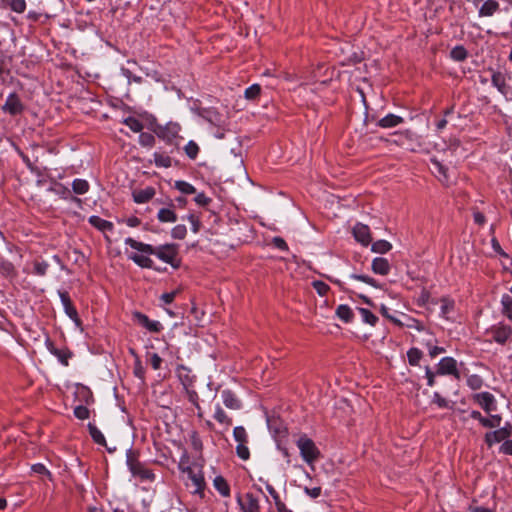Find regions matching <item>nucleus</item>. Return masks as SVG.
I'll return each instance as SVG.
<instances>
[{
    "label": "nucleus",
    "mask_w": 512,
    "mask_h": 512,
    "mask_svg": "<svg viewBox=\"0 0 512 512\" xmlns=\"http://www.w3.org/2000/svg\"><path fill=\"white\" fill-rule=\"evenodd\" d=\"M123 124H125L129 129H131L135 133L141 132L144 127L143 123L133 116H128L124 118Z\"/></svg>",
    "instance_id": "nucleus-35"
},
{
    "label": "nucleus",
    "mask_w": 512,
    "mask_h": 512,
    "mask_svg": "<svg viewBox=\"0 0 512 512\" xmlns=\"http://www.w3.org/2000/svg\"><path fill=\"white\" fill-rule=\"evenodd\" d=\"M187 473H188L189 479L192 481V483L195 487L194 492L195 493L202 492L204 489V486H205V481H204L203 475L200 472L195 473L193 471V469H191V468H187Z\"/></svg>",
    "instance_id": "nucleus-24"
},
{
    "label": "nucleus",
    "mask_w": 512,
    "mask_h": 512,
    "mask_svg": "<svg viewBox=\"0 0 512 512\" xmlns=\"http://www.w3.org/2000/svg\"><path fill=\"white\" fill-rule=\"evenodd\" d=\"M492 436L494 438V441L495 442H501L503 441L506 437L509 436V432L507 429L505 428H502V429H499V430H496L492 433Z\"/></svg>",
    "instance_id": "nucleus-57"
},
{
    "label": "nucleus",
    "mask_w": 512,
    "mask_h": 512,
    "mask_svg": "<svg viewBox=\"0 0 512 512\" xmlns=\"http://www.w3.org/2000/svg\"><path fill=\"white\" fill-rule=\"evenodd\" d=\"M500 420H501V418L499 416H493L492 419H488V418L482 417L481 420H480V423L484 427L493 428V427H496V426L499 425Z\"/></svg>",
    "instance_id": "nucleus-52"
},
{
    "label": "nucleus",
    "mask_w": 512,
    "mask_h": 512,
    "mask_svg": "<svg viewBox=\"0 0 512 512\" xmlns=\"http://www.w3.org/2000/svg\"><path fill=\"white\" fill-rule=\"evenodd\" d=\"M475 400L487 413L494 409V397L489 392L476 394Z\"/></svg>",
    "instance_id": "nucleus-15"
},
{
    "label": "nucleus",
    "mask_w": 512,
    "mask_h": 512,
    "mask_svg": "<svg viewBox=\"0 0 512 512\" xmlns=\"http://www.w3.org/2000/svg\"><path fill=\"white\" fill-rule=\"evenodd\" d=\"M358 312L360 313L363 322L370 324L371 326L376 325L378 318L370 310L366 308H358Z\"/></svg>",
    "instance_id": "nucleus-38"
},
{
    "label": "nucleus",
    "mask_w": 512,
    "mask_h": 512,
    "mask_svg": "<svg viewBox=\"0 0 512 512\" xmlns=\"http://www.w3.org/2000/svg\"><path fill=\"white\" fill-rule=\"evenodd\" d=\"M229 131V126H224L223 128H215V131H212V135L216 139H224L226 132Z\"/></svg>",
    "instance_id": "nucleus-60"
},
{
    "label": "nucleus",
    "mask_w": 512,
    "mask_h": 512,
    "mask_svg": "<svg viewBox=\"0 0 512 512\" xmlns=\"http://www.w3.org/2000/svg\"><path fill=\"white\" fill-rule=\"evenodd\" d=\"M157 217L160 222H175L177 221V215L175 212L170 208H161L158 213Z\"/></svg>",
    "instance_id": "nucleus-30"
},
{
    "label": "nucleus",
    "mask_w": 512,
    "mask_h": 512,
    "mask_svg": "<svg viewBox=\"0 0 512 512\" xmlns=\"http://www.w3.org/2000/svg\"><path fill=\"white\" fill-rule=\"evenodd\" d=\"M431 163L435 169V171L438 173V178L441 182L447 183L449 178L447 175V167H445L438 159L431 158Z\"/></svg>",
    "instance_id": "nucleus-25"
},
{
    "label": "nucleus",
    "mask_w": 512,
    "mask_h": 512,
    "mask_svg": "<svg viewBox=\"0 0 512 512\" xmlns=\"http://www.w3.org/2000/svg\"><path fill=\"white\" fill-rule=\"evenodd\" d=\"M186 235V226H174L172 236L176 239H183Z\"/></svg>",
    "instance_id": "nucleus-59"
},
{
    "label": "nucleus",
    "mask_w": 512,
    "mask_h": 512,
    "mask_svg": "<svg viewBox=\"0 0 512 512\" xmlns=\"http://www.w3.org/2000/svg\"><path fill=\"white\" fill-rule=\"evenodd\" d=\"M125 242L136 250L156 255L159 259L171 264L175 268L179 266V260L177 259V247L174 244H166L154 248L149 244L138 242L132 238H127Z\"/></svg>",
    "instance_id": "nucleus-1"
},
{
    "label": "nucleus",
    "mask_w": 512,
    "mask_h": 512,
    "mask_svg": "<svg viewBox=\"0 0 512 512\" xmlns=\"http://www.w3.org/2000/svg\"><path fill=\"white\" fill-rule=\"evenodd\" d=\"M404 122L401 116L389 113L376 122V126L384 129L393 128Z\"/></svg>",
    "instance_id": "nucleus-13"
},
{
    "label": "nucleus",
    "mask_w": 512,
    "mask_h": 512,
    "mask_svg": "<svg viewBox=\"0 0 512 512\" xmlns=\"http://www.w3.org/2000/svg\"><path fill=\"white\" fill-rule=\"evenodd\" d=\"M174 187L184 195H192L196 192L195 187L191 183L184 180L175 181Z\"/></svg>",
    "instance_id": "nucleus-32"
},
{
    "label": "nucleus",
    "mask_w": 512,
    "mask_h": 512,
    "mask_svg": "<svg viewBox=\"0 0 512 512\" xmlns=\"http://www.w3.org/2000/svg\"><path fill=\"white\" fill-rule=\"evenodd\" d=\"M492 338L499 344H504L511 335V329L506 326L497 327L492 330Z\"/></svg>",
    "instance_id": "nucleus-23"
},
{
    "label": "nucleus",
    "mask_w": 512,
    "mask_h": 512,
    "mask_svg": "<svg viewBox=\"0 0 512 512\" xmlns=\"http://www.w3.org/2000/svg\"><path fill=\"white\" fill-rule=\"evenodd\" d=\"M184 151L188 158L194 160L199 154V146L194 140H190L185 145Z\"/></svg>",
    "instance_id": "nucleus-39"
},
{
    "label": "nucleus",
    "mask_w": 512,
    "mask_h": 512,
    "mask_svg": "<svg viewBox=\"0 0 512 512\" xmlns=\"http://www.w3.org/2000/svg\"><path fill=\"white\" fill-rule=\"evenodd\" d=\"M199 117L207 121L214 128L229 126L228 118L215 107H203L199 111Z\"/></svg>",
    "instance_id": "nucleus-2"
},
{
    "label": "nucleus",
    "mask_w": 512,
    "mask_h": 512,
    "mask_svg": "<svg viewBox=\"0 0 512 512\" xmlns=\"http://www.w3.org/2000/svg\"><path fill=\"white\" fill-rule=\"evenodd\" d=\"M261 93V86L254 83L247 87L244 91V97L246 100L255 101Z\"/></svg>",
    "instance_id": "nucleus-37"
},
{
    "label": "nucleus",
    "mask_w": 512,
    "mask_h": 512,
    "mask_svg": "<svg viewBox=\"0 0 512 512\" xmlns=\"http://www.w3.org/2000/svg\"><path fill=\"white\" fill-rule=\"evenodd\" d=\"M214 487L218 490V492L224 496L228 497L230 495V488L227 481L222 476H217L214 479Z\"/></svg>",
    "instance_id": "nucleus-31"
},
{
    "label": "nucleus",
    "mask_w": 512,
    "mask_h": 512,
    "mask_svg": "<svg viewBox=\"0 0 512 512\" xmlns=\"http://www.w3.org/2000/svg\"><path fill=\"white\" fill-rule=\"evenodd\" d=\"M237 501L242 512H260L258 499L251 493H247L244 500H242L241 497H238Z\"/></svg>",
    "instance_id": "nucleus-10"
},
{
    "label": "nucleus",
    "mask_w": 512,
    "mask_h": 512,
    "mask_svg": "<svg viewBox=\"0 0 512 512\" xmlns=\"http://www.w3.org/2000/svg\"><path fill=\"white\" fill-rule=\"evenodd\" d=\"M149 163H152V160H149ZM153 163L158 168H170L172 166V158L157 150L153 153Z\"/></svg>",
    "instance_id": "nucleus-18"
},
{
    "label": "nucleus",
    "mask_w": 512,
    "mask_h": 512,
    "mask_svg": "<svg viewBox=\"0 0 512 512\" xmlns=\"http://www.w3.org/2000/svg\"><path fill=\"white\" fill-rule=\"evenodd\" d=\"M120 73L127 79L129 84L132 82L141 84L143 82V78L141 76L134 75L128 68L121 67Z\"/></svg>",
    "instance_id": "nucleus-41"
},
{
    "label": "nucleus",
    "mask_w": 512,
    "mask_h": 512,
    "mask_svg": "<svg viewBox=\"0 0 512 512\" xmlns=\"http://www.w3.org/2000/svg\"><path fill=\"white\" fill-rule=\"evenodd\" d=\"M246 444L247 443H238L236 447V453L242 460H248L250 457V452Z\"/></svg>",
    "instance_id": "nucleus-49"
},
{
    "label": "nucleus",
    "mask_w": 512,
    "mask_h": 512,
    "mask_svg": "<svg viewBox=\"0 0 512 512\" xmlns=\"http://www.w3.org/2000/svg\"><path fill=\"white\" fill-rule=\"evenodd\" d=\"M59 295L66 314L76 323L77 326H80L81 322L78 317V313L71 302L69 294L67 292H59Z\"/></svg>",
    "instance_id": "nucleus-11"
},
{
    "label": "nucleus",
    "mask_w": 512,
    "mask_h": 512,
    "mask_svg": "<svg viewBox=\"0 0 512 512\" xmlns=\"http://www.w3.org/2000/svg\"><path fill=\"white\" fill-rule=\"evenodd\" d=\"M0 273L6 277H13L16 275V269L12 262L0 258Z\"/></svg>",
    "instance_id": "nucleus-28"
},
{
    "label": "nucleus",
    "mask_w": 512,
    "mask_h": 512,
    "mask_svg": "<svg viewBox=\"0 0 512 512\" xmlns=\"http://www.w3.org/2000/svg\"><path fill=\"white\" fill-rule=\"evenodd\" d=\"M221 397H222L224 405L227 408L234 409V410L241 408L240 400L230 390L222 391Z\"/></svg>",
    "instance_id": "nucleus-19"
},
{
    "label": "nucleus",
    "mask_w": 512,
    "mask_h": 512,
    "mask_svg": "<svg viewBox=\"0 0 512 512\" xmlns=\"http://www.w3.org/2000/svg\"><path fill=\"white\" fill-rule=\"evenodd\" d=\"M491 82H492V85L497 88V90L502 93V94H506V81H505V77L500 73V72H496V73H493L492 74V77H491Z\"/></svg>",
    "instance_id": "nucleus-27"
},
{
    "label": "nucleus",
    "mask_w": 512,
    "mask_h": 512,
    "mask_svg": "<svg viewBox=\"0 0 512 512\" xmlns=\"http://www.w3.org/2000/svg\"><path fill=\"white\" fill-rule=\"evenodd\" d=\"M89 414L88 408L83 405H79L74 409V415L80 420L89 418Z\"/></svg>",
    "instance_id": "nucleus-50"
},
{
    "label": "nucleus",
    "mask_w": 512,
    "mask_h": 512,
    "mask_svg": "<svg viewBox=\"0 0 512 512\" xmlns=\"http://www.w3.org/2000/svg\"><path fill=\"white\" fill-rule=\"evenodd\" d=\"M499 9V3L496 0H485L478 13L481 17H490Z\"/></svg>",
    "instance_id": "nucleus-21"
},
{
    "label": "nucleus",
    "mask_w": 512,
    "mask_h": 512,
    "mask_svg": "<svg viewBox=\"0 0 512 512\" xmlns=\"http://www.w3.org/2000/svg\"><path fill=\"white\" fill-rule=\"evenodd\" d=\"M47 347L49 351L58 358V360L65 366L68 365V360L71 358L72 353L67 348L65 349H58L54 347L53 343L47 340Z\"/></svg>",
    "instance_id": "nucleus-16"
},
{
    "label": "nucleus",
    "mask_w": 512,
    "mask_h": 512,
    "mask_svg": "<svg viewBox=\"0 0 512 512\" xmlns=\"http://www.w3.org/2000/svg\"><path fill=\"white\" fill-rule=\"evenodd\" d=\"M89 183L87 180L82 178H76L72 182V190L75 194L83 195L89 190Z\"/></svg>",
    "instance_id": "nucleus-26"
},
{
    "label": "nucleus",
    "mask_w": 512,
    "mask_h": 512,
    "mask_svg": "<svg viewBox=\"0 0 512 512\" xmlns=\"http://www.w3.org/2000/svg\"><path fill=\"white\" fill-rule=\"evenodd\" d=\"M272 243H273V245L276 248H278L280 250H283V251H288L289 250L286 241L283 238H281V237H278V236L274 237L272 239Z\"/></svg>",
    "instance_id": "nucleus-58"
},
{
    "label": "nucleus",
    "mask_w": 512,
    "mask_h": 512,
    "mask_svg": "<svg viewBox=\"0 0 512 512\" xmlns=\"http://www.w3.org/2000/svg\"><path fill=\"white\" fill-rule=\"evenodd\" d=\"M140 70L149 78L153 79L155 82H162L163 76L162 74L156 70L149 67H140Z\"/></svg>",
    "instance_id": "nucleus-42"
},
{
    "label": "nucleus",
    "mask_w": 512,
    "mask_h": 512,
    "mask_svg": "<svg viewBox=\"0 0 512 512\" xmlns=\"http://www.w3.org/2000/svg\"><path fill=\"white\" fill-rule=\"evenodd\" d=\"M88 428H89V433H90L92 439L94 440V442H96L99 445L105 446L109 452L115 451V449H116L115 447L110 448L107 446L104 435L95 425L90 423L88 425Z\"/></svg>",
    "instance_id": "nucleus-22"
},
{
    "label": "nucleus",
    "mask_w": 512,
    "mask_h": 512,
    "mask_svg": "<svg viewBox=\"0 0 512 512\" xmlns=\"http://www.w3.org/2000/svg\"><path fill=\"white\" fill-rule=\"evenodd\" d=\"M501 450L505 453V454H509V455H512V439L511 440H507L505 441L502 446H501Z\"/></svg>",
    "instance_id": "nucleus-64"
},
{
    "label": "nucleus",
    "mask_w": 512,
    "mask_h": 512,
    "mask_svg": "<svg viewBox=\"0 0 512 512\" xmlns=\"http://www.w3.org/2000/svg\"><path fill=\"white\" fill-rule=\"evenodd\" d=\"M138 143L142 147L151 148L155 145V136L149 132H139Z\"/></svg>",
    "instance_id": "nucleus-36"
},
{
    "label": "nucleus",
    "mask_w": 512,
    "mask_h": 512,
    "mask_svg": "<svg viewBox=\"0 0 512 512\" xmlns=\"http://www.w3.org/2000/svg\"><path fill=\"white\" fill-rule=\"evenodd\" d=\"M350 277L352 279H356V280L362 281V282H364L366 284H369V285H371L373 287H378L376 281L373 278H371V277H369L367 275L352 274Z\"/></svg>",
    "instance_id": "nucleus-54"
},
{
    "label": "nucleus",
    "mask_w": 512,
    "mask_h": 512,
    "mask_svg": "<svg viewBox=\"0 0 512 512\" xmlns=\"http://www.w3.org/2000/svg\"><path fill=\"white\" fill-rule=\"evenodd\" d=\"M297 446L301 456L308 464H312L320 455L315 443L307 437H301L297 441Z\"/></svg>",
    "instance_id": "nucleus-3"
},
{
    "label": "nucleus",
    "mask_w": 512,
    "mask_h": 512,
    "mask_svg": "<svg viewBox=\"0 0 512 512\" xmlns=\"http://www.w3.org/2000/svg\"><path fill=\"white\" fill-rule=\"evenodd\" d=\"M395 143L412 152L417 151L421 147L419 136L411 130L401 133L398 139L395 140Z\"/></svg>",
    "instance_id": "nucleus-7"
},
{
    "label": "nucleus",
    "mask_w": 512,
    "mask_h": 512,
    "mask_svg": "<svg viewBox=\"0 0 512 512\" xmlns=\"http://www.w3.org/2000/svg\"><path fill=\"white\" fill-rule=\"evenodd\" d=\"M467 383L472 389L477 390L482 386V379L478 375H471Z\"/></svg>",
    "instance_id": "nucleus-56"
},
{
    "label": "nucleus",
    "mask_w": 512,
    "mask_h": 512,
    "mask_svg": "<svg viewBox=\"0 0 512 512\" xmlns=\"http://www.w3.org/2000/svg\"><path fill=\"white\" fill-rule=\"evenodd\" d=\"M127 464L133 476H137L141 480L152 481L154 479V474L135 458L131 450L127 452Z\"/></svg>",
    "instance_id": "nucleus-4"
},
{
    "label": "nucleus",
    "mask_w": 512,
    "mask_h": 512,
    "mask_svg": "<svg viewBox=\"0 0 512 512\" xmlns=\"http://www.w3.org/2000/svg\"><path fill=\"white\" fill-rule=\"evenodd\" d=\"M408 361L411 365H418L422 352L417 348H411L407 353Z\"/></svg>",
    "instance_id": "nucleus-45"
},
{
    "label": "nucleus",
    "mask_w": 512,
    "mask_h": 512,
    "mask_svg": "<svg viewBox=\"0 0 512 512\" xmlns=\"http://www.w3.org/2000/svg\"><path fill=\"white\" fill-rule=\"evenodd\" d=\"M467 56H468V52L465 49V47L462 45H457V46L453 47L450 51V57L454 61H458V62L464 61L467 58Z\"/></svg>",
    "instance_id": "nucleus-34"
},
{
    "label": "nucleus",
    "mask_w": 512,
    "mask_h": 512,
    "mask_svg": "<svg viewBox=\"0 0 512 512\" xmlns=\"http://www.w3.org/2000/svg\"><path fill=\"white\" fill-rule=\"evenodd\" d=\"M433 402L436 403L440 408L448 407V401L437 392L434 394Z\"/></svg>",
    "instance_id": "nucleus-62"
},
{
    "label": "nucleus",
    "mask_w": 512,
    "mask_h": 512,
    "mask_svg": "<svg viewBox=\"0 0 512 512\" xmlns=\"http://www.w3.org/2000/svg\"><path fill=\"white\" fill-rule=\"evenodd\" d=\"M129 259L133 260L137 265L143 268H152L153 261L145 255L133 253L129 255Z\"/></svg>",
    "instance_id": "nucleus-29"
},
{
    "label": "nucleus",
    "mask_w": 512,
    "mask_h": 512,
    "mask_svg": "<svg viewBox=\"0 0 512 512\" xmlns=\"http://www.w3.org/2000/svg\"><path fill=\"white\" fill-rule=\"evenodd\" d=\"M194 201L198 206L205 207L207 206L212 200L209 198L205 193L201 192L198 193L194 197Z\"/></svg>",
    "instance_id": "nucleus-51"
},
{
    "label": "nucleus",
    "mask_w": 512,
    "mask_h": 512,
    "mask_svg": "<svg viewBox=\"0 0 512 512\" xmlns=\"http://www.w3.org/2000/svg\"><path fill=\"white\" fill-rule=\"evenodd\" d=\"M438 374H450L454 375L456 378H459V372L456 367V360L451 357H444L441 359L438 365Z\"/></svg>",
    "instance_id": "nucleus-9"
},
{
    "label": "nucleus",
    "mask_w": 512,
    "mask_h": 512,
    "mask_svg": "<svg viewBox=\"0 0 512 512\" xmlns=\"http://www.w3.org/2000/svg\"><path fill=\"white\" fill-rule=\"evenodd\" d=\"M233 436L238 443H247L248 441V435L243 426L235 427L233 430Z\"/></svg>",
    "instance_id": "nucleus-43"
},
{
    "label": "nucleus",
    "mask_w": 512,
    "mask_h": 512,
    "mask_svg": "<svg viewBox=\"0 0 512 512\" xmlns=\"http://www.w3.org/2000/svg\"><path fill=\"white\" fill-rule=\"evenodd\" d=\"M380 312H381V314H382L385 318L389 319V320H390L391 322H393L394 324L399 325V326H401V325H402V323H401V321H400L399 319H397L396 317H394L393 315H391V313H389V309H388L385 305H381V307H380Z\"/></svg>",
    "instance_id": "nucleus-55"
},
{
    "label": "nucleus",
    "mask_w": 512,
    "mask_h": 512,
    "mask_svg": "<svg viewBox=\"0 0 512 512\" xmlns=\"http://www.w3.org/2000/svg\"><path fill=\"white\" fill-rule=\"evenodd\" d=\"M132 196L135 203L144 204L155 196V188L147 186L143 189H136L132 192Z\"/></svg>",
    "instance_id": "nucleus-12"
},
{
    "label": "nucleus",
    "mask_w": 512,
    "mask_h": 512,
    "mask_svg": "<svg viewBox=\"0 0 512 512\" xmlns=\"http://www.w3.org/2000/svg\"><path fill=\"white\" fill-rule=\"evenodd\" d=\"M390 263L386 258L376 257L372 261L371 269L374 273L387 275L390 272Z\"/></svg>",
    "instance_id": "nucleus-17"
},
{
    "label": "nucleus",
    "mask_w": 512,
    "mask_h": 512,
    "mask_svg": "<svg viewBox=\"0 0 512 512\" xmlns=\"http://www.w3.org/2000/svg\"><path fill=\"white\" fill-rule=\"evenodd\" d=\"M0 4L18 14H22L27 7L26 0H0Z\"/></svg>",
    "instance_id": "nucleus-20"
},
{
    "label": "nucleus",
    "mask_w": 512,
    "mask_h": 512,
    "mask_svg": "<svg viewBox=\"0 0 512 512\" xmlns=\"http://www.w3.org/2000/svg\"><path fill=\"white\" fill-rule=\"evenodd\" d=\"M392 248L391 244L385 240H378L372 244V251L375 253L384 254L390 251Z\"/></svg>",
    "instance_id": "nucleus-40"
},
{
    "label": "nucleus",
    "mask_w": 512,
    "mask_h": 512,
    "mask_svg": "<svg viewBox=\"0 0 512 512\" xmlns=\"http://www.w3.org/2000/svg\"><path fill=\"white\" fill-rule=\"evenodd\" d=\"M20 156L22 161L25 163L26 167L32 174H35L38 177L42 175L40 168L35 166L26 154L21 153Z\"/></svg>",
    "instance_id": "nucleus-44"
},
{
    "label": "nucleus",
    "mask_w": 512,
    "mask_h": 512,
    "mask_svg": "<svg viewBox=\"0 0 512 512\" xmlns=\"http://www.w3.org/2000/svg\"><path fill=\"white\" fill-rule=\"evenodd\" d=\"M336 315L346 323L353 319V312L348 305H339L336 309Z\"/></svg>",
    "instance_id": "nucleus-33"
},
{
    "label": "nucleus",
    "mask_w": 512,
    "mask_h": 512,
    "mask_svg": "<svg viewBox=\"0 0 512 512\" xmlns=\"http://www.w3.org/2000/svg\"><path fill=\"white\" fill-rule=\"evenodd\" d=\"M179 132V124L169 122L165 126L160 127L159 130L156 132V135L166 144L171 146H178L177 139L179 138Z\"/></svg>",
    "instance_id": "nucleus-5"
},
{
    "label": "nucleus",
    "mask_w": 512,
    "mask_h": 512,
    "mask_svg": "<svg viewBox=\"0 0 512 512\" xmlns=\"http://www.w3.org/2000/svg\"><path fill=\"white\" fill-rule=\"evenodd\" d=\"M49 264L45 261L34 262V273L38 276H44L47 272Z\"/></svg>",
    "instance_id": "nucleus-48"
},
{
    "label": "nucleus",
    "mask_w": 512,
    "mask_h": 512,
    "mask_svg": "<svg viewBox=\"0 0 512 512\" xmlns=\"http://www.w3.org/2000/svg\"><path fill=\"white\" fill-rule=\"evenodd\" d=\"M352 234L356 241L364 246H367L371 242L369 226H353Z\"/></svg>",
    "instance_id": "nucleus-14"
},
{
    "label": "nucleus",
    "mask_w": 512,
    "mask_h": 512,
    "mask_svg": "<svg viewBox=\"0 0 512 512\" xmlns=\"http://www.w3.org/2000/svg\"><path fill=\"white\" fill-rule=\"evenodd\" d=\"M32 470L35 472V473H38V474H45L47 475L48 477H51V473L46 469V467L43 465V464H35L32 466Z\"/></svg>",
    "instance_id": "nucleus-63"
},
{
    "label": "nucleus",
    "mask_w": 512,
    "mask_h": 512,
    "mask_svg": "<svg viewBox=\"0 0 512 512\" xmlns=\"http://www.w3.org/2000/svg\"><path fill=\"white\" fill-rule=\"evenodd\" d=\"M1 109L5 114L14 117L23 113L25 110V105L19 95L15 92H12L7 96Z\"/></svg>",
    "instance_id": "nucleus-6"
},
{
    "label": "nucleus",
    "mask_w": 512,
    "mask_h": 512,
    "mask_svg": "<svg viewBox=\"0 0 512 512\" xmlns=\"http://www.w3.org/2000/svg\"><path fill=\"white\" fill-rule=\"evenodd\" d=\"M312 285L320 296L326 295L329 290V286L322 281H314Z\"/></svg>",
    "instance_id": "nucleus-53"
},
{
    "label": "nucleus",
    "mask_w": 512,
    "mask_h": 512,
    "mask_svg": "<svg viewBox=\"0 0 512 512\" xmlns=\"http://www.w3.org/2000/svg\"><path fill=\"white\" fill-rule=\"evenodd\" d=\"M501 302L503 305L504 313L508 316L509 319L512 320V297L509 295H504Z\"/></svg>",
    "instance_id": "nucleus-47"
},
{
    "label": "nucleus",
    "mask_w": 512,
    "mask_h": 512,
    "mask_svg": "<svg viewBox=\"0 0 512 512\" xmlns=\"http://www.w3.org/2000/svg\"><path fill=\"white\" fill-rule=\"evenodd\" d=\"M178 292H179L178 290H175V291H172L169 293H164L161 295V300L166 304H170L173 302V300L176 297V295L178 294Z\"/></svg>",
    "instance_id": "nucleus-61"
},
{
    "label": "nucleus",
    "mask_w": 512,
    "mask_h": 512,
    "mask_svg": "<svg viewBox=\"0 0 512 512\" xmlns=\"http://www.w3.org/2000/svg\"><path fill=\"white\" fill-rule=\"evenodd\" d=\"M132 318L137 324L146 328L150 332L158 333L162 329V325L160 322L150 320L147 315H145L141 312H138V311L133 312Z\"/></svg>",
    "instance_id": "nucleus-8"
},
{
    "label": "nucleus",
    "mask_w": 512,
    "mask_h": 512,
    "mask_svg": "<svg viewBox=\"0 0 512 512\" xmlns=\"http://www.w3.org/2000/svg\"><path fill=\"white\" fill-rule=\"evenodd\" d=\"M214 418L220 422V423H223V424H227V425H231V419L226 415V413L224 412V410L220 407V406H217L216 407V410H215V413H214Z\"/></svg>",
    "instance_id": "nucleus-46"
}]
</instances>
